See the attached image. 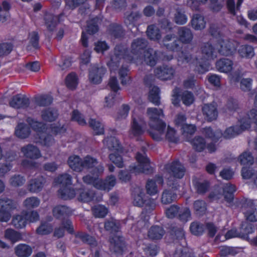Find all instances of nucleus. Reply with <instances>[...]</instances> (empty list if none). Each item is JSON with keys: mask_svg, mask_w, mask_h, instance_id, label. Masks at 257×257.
Returning a JSON list of instances; mask_svg holds the SVG:
<instances>
[{"mask_svg": "<svg viewBox=\"0 0 257 257\" xmlns=\"http://www.w3.org/2000/svg\"><path fill=\"white\" fill-rule=\"evenodd\" d=\"M238 43L236 41L230 42L224 40L222 37L217 40L215 48L210 43H204L201 47V56L191 60L190 55L181 52L178 57L179 65L185 63H193L196 65V71L204 73L209 70V61L214 60L217 57L218 53L223 55H231L236 50Z\"/></svg>", "mask_w": 257, "mask_h": 257, "instance_id": "nucleus-1", "label": "nucleus"}, {"mask_svg": "<svg viewBox=\"0 0 257 257\" xmlns=\"http://www.w3.org/2000/svg\"><path fill=\"white\" fill-rule=\"evenodd\" d=\"M147 41L144 39H135L132 44L131 54L128 55L126 54V50L123 46H116L114 49L118 47L119 49L121 50V52L124 55L123 58H122L121 60V62L122 63L125 61L139 64L142 62V60L143 58L147 64L151 66H154L158 60V54L152 49L144 50V48L147 46Z\"/></svg>", "mask_w": 257, "mask_h": 257, "instance_id": "nucleus-2", "label": "nucleus"}, {"mask_svg": "<svg viewBox=\"0 0 257 257\" xmlns=\"http://www.w3.org/2000/svg\"><path fill=\"white\" fill-rule=\"evenodd\" d=\"M254 125L257 131V110L252 109L238 120V124L227 128L223 134L219 130L215 132L210 127L204 129V133L206 136L215 141L219 139L222 135L226 139H230L239 135L243 131L249 128Z\"/></svg>", "mask_w": 257, "mask_h": 257, "instance_id": "nucleus-3", "label": "nucleus"}, {"mask_svg": "<svg viewBox=\"0 0 257 257\" xmlns=\"http://www.w3.org/2000/svg\"><path fill=\"white\" fill-rule=\"evenodd\" d=\"M121 51V50L119 49V47H116L111 53L107 60V65L110 69L111 75L109 82V85L114 92L118 91L119 89V87L116 77L113 76V74H115L116 71L118 70L120 63H122V66L119 69L118 74L120 78L121 79V83L125 84L129 80V78L127 76L128 69L126 67L123 66V63L121 62V58L124 57L123 53Z\"/></svg>", "mask_w": 257, "mask_h": 257, "instance_id": "nucleus-4", "label": "nucleus"}, {"mask_svg": "<svg viewBox=\"0 0 257 257\" xmlns=\"http://www.w3.org/2000/svg\"><path fill=\"white\" fill-rule=\"evenodd\" d=\"M28 122L33 130L37 133L38 138H36L35 142L40 143L43 146L50 147L55 144V140L47 133L51 132L55 135L62 134L66 131L63 126H54L48 128L46 125L41 122L29 118Z\"/></svg>", "mask_w": 257, "mask_h": 257, "instance_id": "nucleus-5", "label": "nucleus"}, {"mask_svg": "<svg viewBox=\"0 0 257 257\" xmlns=\"http://www.w3.org/2000/svg\"><path fill=\"white\" fill-rule=\"evenodd\" d=\"M147 116L148 119V124L152 130L151 135L152 138L160 141L164 136V130L166 123L161 119L164 116L163 110L161 108L149 107L147 109Z\"/></svg>", "mask_w": 257, "mask_h": 257, "instance_id": "nucleus-6", "label": "nucleus"}, {"mask_svg": "<svg viewBox=\"0 0 257 257\" xmlns=\"http://www.w3.org/2000/svg\"><path fill=\"white\" fill-rule=\"evenodd\" d=\"M103 166L99 164L93 170V176L88 174L83 177V182L87 184H92L97 189L109 191L116 184V178L113 175L108 176L105 180L98 178V176L103 173Z\"/></svg>", "mask_w": 257, "mask_h": 257, "instance_id": "nucleus-7", "label": "nucleus"}, {"mask_svg": "<svg viewBox=\"0 0 257 257\" xmlns=\"http://www.w3.org/2000/svg\"><path fill=\"white\" fill-rule=\"evenodd\" d=\"M185 172L184 166L179 161H175L165 166L163 175L168 180V185L171 186L175 184V179H181L183 177Z\"/></svg>", "mask_w": 257, "mask_h": 257, "instance_id": "nucleus-8", "label": "nucleus"}, {"mask_svg": "<svg viewBox=\"0 0 257 257\" xmlns=\"http://www.w3.org/2000/svg\"><path fill=\"white\" fill-rule=\"evenodd\" d=\"M103 144L110 151L112 152L109 156L110 161L118 167H122L123 162L121 155L122 150L118 140L115 137H111L105 139Z\"/></svg>", "mask_w": 257, "mask_h": 257, "instance_id": "nucleus-9", "label": "nucleus"}, {"mask_svg": "<svg viewBox=\"0 0 257 257\" xmlns=\"http://www.w3.org/2000/svg\"><path fill=\"white\" fill-rule=\"evenodd\" d=\"M54 183L56 185L60 184L62 188L59 191V194L61 198L64 200L70 199L76 195L75 191L68 187V185L72 184V177L68 174H63L55 179Z\"/></svg>", "mask_w": 257, "mask_h": 257, "instance_id": "nucleus-10", "label": "nucleus"}, {"mask_svg": "<svg viewBox=\"0 0 257 257\" xmlns=\"http://www.w3.org/2000/svg\"><path fill=\"white\" fill-rule=\"evenodd\" d=\"M132 122L129 130L128 135L131 139H137L144 132L143 126L145 122L143 116L138 113L137 109L133 111Z\"/></svg>", "mask_w": 257, "mask_h": 257, "instance_id": "nucleus-11", "label": "nucleus"}, {"mask_svg": "<svg viewBox=\"0 0 257 257\" xmlns=\"http://www.w3.org/2000/svg\"><path fill=\"white\" fill-rule=\"evenodd\" d=\"M133 203L136 206H144L146 212L154 210L156 206L155 200L146 196L140 188H137L135 191Z\"/></svg>", "mask_w": 257, "mask_h": 257, "instance_id": "nucleus-12", "label": "nucleus"}, {"mask_svg": "<svg viewBox=\"0 0 257 257\" xmlns=\"http://www.w3.org/2000/svg\"><path fill=\"white\" fill-rule=\"evenodd\" d=\"M136 158L138 164L130 167L132 173L137 174L141 173H149L152 171L153 169L150 166L149 160L144 154L138 153Z\"/></svg>", "mask_w": 257, "mask_h": 257, "instance_id": "nucleus-13", "label": "nucleus"}, {"mask_svg": "<svg viewBox=\"0 0 257 257\" xmlns=\"http://www.w3.org/2000/svg\"><path fill=\"white\" fill-rule=\"evenodd\" d=\"M14 207L11 200L7 198L0 199V221H8L11 216V212Z\"/></svg>", "mask_w": 257, "mask_h": 257, "instance_id": "nucleus-14", "label": "nucleus"}, {"mask_svg": "<svg viewBox=\"0 0 257 257\" xmlns=\"http://www.w3.org/2000/svg\"><path fill=\"white\" fill-rule=\"evenodd\" d=\"M163 183V177L160 175L156 176L153 179L148 180L146 185L147 194L150 196H155L158 194L159 192L158 185H162Z\"/></svg>", "mask_w": 257, "mask_h": 257, "instance_id": "nucleus-15", "label": "nucleus"}, {"mask_svg": "<svg viewBox=\"0 0 257 257\" xmlns=\"http://www.w3.org/2000/svg\"><path fill=\"white\" fill-rule=\"evenodd\" d=\"M175 70L171 66L163 65L158 67L155 71L156 76L162 80L172 79L175 74Z\"/></svg>", "mask_w": 257, "mask_h": 257, "instance_id": "nucleus-16", "label": "nucleus"}, {"mask_svg": "<svg viewBox=\"0 0 257 257\" xmlns=\"http://www.w3.org/2000/svg\"><path fill=\"white\" fill-rule=\"evenodd\" d=\"M242 211L247 220L251 222L257 221V210L252 201H247L242 207Z\"/></svg>", "mask_w": 257, "mask_h": 257, "instance_id": "nucleus-17", "label": "nucleus"}, {"mask_svg": "<svg viewBox=\"0 0 257 257\" xmlns=\"http://www.w3.org/2000/svg\"><path fill=\"white\" fill-rule=\"evenodd\" d=\"M202 112L206 119L212 121L217 118L218 110L215 103L205 104L202 106Z\"/></svg>", "mask_w": 257, "mask_h": 257, "instance_id": "nucleus-18", "label": "nucleus"}, {"mask_svg": "<svg viewBox=\"0 0 257 257\" xmlns=\"http://www.w3.org/2000/svg\"><path fill=\"white\" fill-rule=\"evenodd\" d=\"M105 72V69L103 67H98L97 66H93L89 72V81L94 84L100 83L102 81V76Z\"/></svg>", "mask_w": 257, "mask_h": 257, "instance_id": "nucleus-19", "label": "nucleus"}, {"mask_svg": "<svg viewBox=\"0 0 257 257\" xmlns=\"http://www.w3.org/2000/svg\"><path fill=\"white\" fill-rule=\"evenodd\" d=\"M22 152L27 158L37 159L41 157L40 150L36 146L29 145L24 147L21 149Z\"/></svg>", "mask_w": 257, "mask_h": 257, "instance_id": "nucleus-20", "label": "nucleus"}, {"mask_svg": "<svg viewBox=\"0 0 257 257\" xmlns=\"http://www.w3.org/2000/svg\"><path fill=\"white\" fill-rule=\"evenodd\" d=\"M29 104V99L20 94L14 96L10 102V106L15 108H25L27 107Z\"/></svg>", "mask_w": 257, "mask_h": 257, "instance_id": "nucleus-21", "label": "nucleus"}, {"mask_svg": "<svg viewBox=\"0 0 257 257\" xmlns=\"http://www.w3.org/2000/svg\"><path fill=\"white\" fill-rule=\"evenodd\" d=\"M69 167L76 172H81L83 170L82 159L77 155L70 156L67 160Z\"/></svg>", "mask_w": 257, "mask_h": 257, "instance_id": "nucleus-22", "label": "nucleus"}, {"mask_svg": "<svg viewBox=\"0 0 257 257\" xmlns=\"http://www.w3.org/2000/svg\"><path fill=\"white\" fill-rule=\"evenodd\" d=\"M32 251V248L27 244L21 243L15 248V253L18 257H29Z\"/></svg>", "mask_w": 257, "mask_h": 257, "instance_id": "nucleus-23", "label": "nucleus"}, {"mask_svg": "<svg viewBox=\"0 0 257 257\" xmlns=\"http://www.w3.org/2000/svg\"><path fill=\"white\" fill-rule=\"evenodd\" d=\"M45 182V179L43 177L33 179L30 181L28 188L30 192L37 193L42 189Z\"/></svg>", "mask_w": 257, "mask_h": 257, "instance_id": "nucleus-24", "label": "nucleus"}, {"mask_svg": "<svg viewBox=\"0 0 257 257\" xmlns=\"http://www.w3.org/2000/svg\"><path fill=\"white\" fill-rule=\"evenodd\" d=\"M232 62L228 59H221L216 63V68L221 72L227 73L232 69Z\"/></svg>", "mask_w": 257, "mask_h": 257, "instance_id": "nucleus-25", "label": "nucleus"}, {"mask_svg": "<svg viewBox=\"0 0 257 257\" xmlns=\"http://www.w3.org/2000/svg\"><path fill=\"white\" fill-rule=\"evenodd\" d=\"M177 38L172 35H167L163 40V45L167 49L173 51H177L178 49V44L176 43Z\"/></svg>", "mask_w": 257, "mask_h": 257, "instance_id": "nucleus-26", "label": "nucleus"}, {"mask_svg": "<svg viewBox=\"0 0 257 257\" xmlns=\"http://www.w3.org/2000/svg\"><path fill=\"white\" fill-rule=\"evenodd\" d=\"M58 116L57 110L51 108H49L43 110L41 112V118L47 122H51L56 119Z\"/></svg>", "mask_w": 257, "mask_h": 257, "instance_id": "nucleus-27", "label": "nucleus"}, {"mask_svg": "<svg viewBox=\"0 0 257 257\" xmlns=\"http://www.w3.org/2000/svg\"><path fill=\"white\" fill-rule=\"evenodd\" d=\"M166 126L163 131L164 136L160 140L165 137L169 142L173 143L177 142L179 140V138L174 128L171 127L170 125H168L167 128H166Z\"/></svg>", "mask_w": 257, "mask_h": 257, "instance_id": "nucleus-28", "label": "nucleus"}, {"mask_svg": "<svg viewBox=\"0 0 257 257\" xmlns=\"http://www.w3.org/2000/svg\"><path fill=\"white\" fill-rule=\"evenodd\" d=\"M241 176L244 179H252L257 186V170L243 167L241 170Z\"/></svg>", "mask_w": 257, "mask_h": 257, "instance_id": "nucleus-29", "label": "nucleus"}, {"mask_svg": "<svg viewBox=\"0 0 257 257\" xmlns=\"http://www.w3.org/2000/svg\"><path fill=\"white\" fill-rule=\"evenodd\" d=\"M178 35L180 40L184 43H189L193 38V35L190 30L185 27H181L179 29Z\"/></svg>", "mask_w": 257, "mask_h": 257, "instance_id": "nucleus-30", "label": "nucleus"}, {"mask_svg": "<svg viewBox=\"0 0 257 257\" xmlns=\"http://www.w3.org/2000/svg\"><path fill=\"white\" fill-rule=\"evenodd\" d=\"M64 228L69 233H72L74 231L71 222L70 220H67L65 223H63L62 227H59L55 229L54 236L57 237H62L64 234Z\"/></svg>", "mask_w": 257, "mask_h": 257, "instance_id": "nucleus-31", "label": "nucleus"}, {"mask_svg": "<svg viewBox=\"0 0 257 257\" xmlns=\"http://www.w3.org/2000/svg\"><path fill=\"white\" fill-rule=\"evenodd\" d=\"M177 196L172 190L165 189L161 195V202L164 204L171 203L176 199Z\"/></svg>", "mask_w": 257, "mask_h": 257, "instance_id": "nucleus-32", "label": "nucleus"}, {"mask_svg": "<svg viewBox=\"0 0 257 257\" xmlns=\"http://www.w3.org/2000/svg\"><path fill=\"white\" fill-rule=\"evenodd\" d=\"M110 242L111 250L118 253L122 252L124 243L121 238L119 236H115L111 239Z\"/></svg>", "mask_w": 257, "mask_h": 257, "instance_id": "nucleus-33", "label": "nucleus"}, {"mask_svg": "<svg viewBox=\"0 0 257 257\" xmlns=\"http://www.w3.org/2000/svg\"><path fill=\"white\" fill-rule=\"evenodd\" d=\"M15 134L19 138H26L30 134V128L26 124L19 123L16 128Z\"/></svg>", "mask_w": 257, "mask_h": 257, "instance_id": "nucleus-34", "label": "nucleus"}, {"mask_svg": "<svg viewBox=\"0 0 257 257\" xmlns=\"http://www.w3.org/2000/svg\"><path fill=\"white\" fill-rule=\"evenodd\" d=\"M204 18L200 15H194L191 21L192 27L196 30L203 29L205 27Z\"/></svg>", "mask_w": 257, "mask_h": 257, "instance_id": "nucleus-35", "label": "nucleus"}, {"mask_svg": "<svg viewBox=\"0 0 257 257\" xmlns=\"http://www.w3.org/2000/svg\"><path fill=\"white\" fill-rule=\"evenodd\" d=\"M54 216L57 218H61L71 213L69 208L65 206H57L53 210Z\"/></svg>", "mask_w": 257, "mask_h": 257, "instance_id": "nucleus-36", "label": "nucleus"}, {"mask_svg": "<svg viewBox=\"0 0 257 257\" xmlns=\"http://www.w3.org/2000/svg\"><path fill=\"white\" fill-rule=\"evenodd\" d=\"M236 191L234 185L226 184L223 187V195L225 200L228 202H231L233 198V193Z\"/></svg>", "mask_w": 257, "mask_h": 257, "instance_id": "nucleus-37", "label": "nucleus"}, {"mask_svg": "<svg viewBox=\"0 0 257 257\" xmlns=\"http://www.w3.org/2000/svg\"><path fill=\"white\" fill-rule=\"evenodd\" d=\"M164 230L160 226H154L151 228L148 232L149 237L153 239H158L162 237Z\"/></svg>", "mask_w": 257, "mask_h": 257, "instance_id": "nucleus-38", "label": "nucleus"}, {"mask_svg": "<svg viewBox=\"0 0 257 257\" xmlns=\"http://www.w3.org/2000/svg\"><path fill=\"white\" fill-rule=\"evenodd\" d=\"M5 235V237L12 243L16 242L22 239V235L20 232L12 229L6 230Z\"/></svg>", "mask_w": 257, "mask_h": 257, "instance_id": "nucleus-39", "label": "nucleus"}, {"mask_svg": "<svg viewBox=\"0 0 257 257\" xmlns=\"http://www.w3.org/2000/svg\"><path fill=\"white\" fill-rule=\"evenodd\" d=\"M22 215H17L15 216L12 219V224L16 228H22L24 227L27 224V219L26 216L24 215L25 213H22Z\"/></svg>", "mask_w": 257, "mask_h": 257, "instance_id": "nucleus-40", "label": "nucleus"}, {"mask_svg": "<svg viewBox=\"0 0 257 257\" xmlns=\"http://www.w3.org/2000/svg\"><path fill=\"white\" fill-rule=\"evenodd\" d=\"M97 164V161L96 159L89 155L85 157L82 160L83 169L84 168H93L91 172V176H93V170L96 167H95V166Z\"/></svg>", "mask_w": 257, "mask_h": 257, "instance_id": "nucleus-41", "label": "nucleus"}, {"mask_svg": "<svg viewBox=\"0 0 257 257\" xmlns=\"http://www.w3.org/2000/svg\"><path fill=\"white\" fill-rule=\"evenodd\" d=\"M194 150L198 152L202 151L205 148V142L201 137H195L189 141Z\"/></svg>", "mask_w": 257, "mask_h": 257, "instance_id": "nucleus-42", "label": "nucleus"}, {"mask_svg": "<svg viewBox=\"0 0 257 257\" xmlns=\"http://www.w3.org/2000/svg\"><path fill=\"white\" fill-rule=\"evenodd\" d=\"M89 124L96 135H101L103 134L104 126L99 121L95 119L90 118L89 121Z\"/></svg>", "mask_w": 257, "mask_h": 257, "instance_id": "nucleus-43", "label": "nucleus"}, {"mask_svg": "<svg viewBox=\"0 0 257 257\" xmlns=\"http://www.w3.org/2000/svg\"><path fill=\"white\" fill-rule=\"evenodd\" d=\"M65 84L70 89H74L78 85V79L75 73H70L65 79Z\"/></svg>", "mask_w": 257, "mask_h": 257, "instance_id": "nucleus-44", "label": "nucleus"}, {"mask_svg": "<svg viewBox=\"0 0 257 257\" xmlns=\"http://www.w3.org/2000/svg\"><path fill=\"white\" fill-rule=\"evenodd\" d=\"M239 161L242 165H250L253 163V157L248 151H245L239 157Z\"/></svg>", "mask_w": 257, "mask_h": 257, "instance_id": "nucleus-45", "label": "nucleus"}, {"mask_svg": "<svg viewBox=\"0 0 257 257\" xmlns=\"http://www.w3.org/2000/svg\"><path fill=\"white\" fill-rule=\"evenodd\" d=\"M238 52L241 57L250 58L254 56V53L253 48L249 46H241L238 50Z\"/></svg>", "mask_w": 257, "mask_h": 257, "instance_id": "nucleus-46", "label": "nucleus"}, {"mask_svg": "<svg viewBox=\"0 0 257 257\" xmlns=\"http://www.w3.org/2000/svg\"><path fill=\"white\" fill-rule=\"evenodd\" d=\"M147 33L148 37L153 40H158L161 37L158 28L154 25L149 26L148 28Z\"/></svg>", "mask_w": 257, "mask_h": 257, "instance_id": "nucleus-47", "label": "nucleus"}, {"mask_svg": "<svg viewBox=\"0 0 257 257\" xmlns=\"http://www.w3.org/2000/svg\"><path fill=\"white\" fill-rule=\"evenodd\" d=\"M94 215L98 218H102L108 213L107 208L103 205H97L92 208Z\"/></svg>", "mask_w": 257, "mask_h": 257, "instance_id": "nucleus-48", "label": "nucleus"}, {"mask_svg": "<svg viewBox=\"0 0 257 257\" xmlns=\"http://www.w3.org/2000/svg\"><path fill=\"white\" fill-rule=\"evenodd\" d=\"M78 199L84 202H88L94 198L93 193L87 190L80 189L79 190Z\"/></svg>", "mask_w": 257, "mask_h": 257, "instance_id": "nucleus-49", "label": "nucleus"}, {"mask_svg": "<svg viewBox=\"0 0 257 257\" xmlns=\"http://www.w3.org/2000/svg\"><path fill=\"white\" fill-rule=\"evenodd\" d=\"M149 100L154 104L158 105L160 103L159 89L157 86L152 87L149 95Z\"/></svg>", "mask_w": 257, "mask_h": 257, "instance_id": "nucleus-50", "label": "nucleus"}, {"mask_svg": "<svg viewBox=\"0 0 257 257\" xmlns=\"http://www.w3.org/2000/svg\"><path fill=\"white\" fill-rule=\"evenodd\" d=\"M149 100L154 104L158 105L160 103L159 89L157 86L152 87L149 95Z\"/></svg>", "mask_w": 257, "mask_h": 257, "instance_id": "nucleus-51", "label": "nucleus"}, {"mask_svg": "<svg viewBox=\"0 0 257 257\" xmlns=\"http://www.w3.org/2000/svg\"><path fill=\"white\" fill-rule=\"evenodd\" d=\"M179 219L183 222H186L191 219V212L188 208H179V211L178 215Z\"/></svg>", "mask_w": 257, "mask_h": 257, "instance_id": "nucleus-52", "label": "nucleus"}, {"mask_svg": "<svg viewBox=\"0 0 257 257\" xmlns=\"http://www.w3.org/2000/svg\"><path fill=\"white\" fill-rule=\"evenodd\" d=\"M40 203V200L37 197H31L27 198L24 201V205L28 209L37 207Z\"/></svg>", "mask_w": 257, "mask_h": 257, "instance_id": "nucleus-53", "label": "nucleus"}, {"mask_svg": "<svg viewBox=\"0 0 257 257\" xmlns=\"http://www.w3.org/2000/svg\"><path fill=\"white\" fill-rule=\"evenodd\" d=\"M183 135L186 138L187 141H190L189 135H192L196 131V126L193 124L185 123L182 127Z\"/></svg>", "mask_w": 257, "mask_h": 257, "instance_id": "nucleus-54", "label": "nucleus"}, {"mask_svg": "<svg viewBox=\"0 0 257 257\" xmlns=\"http://www.w3.org/2000/svg\"><path fill=\"white\" fill-rule=\"evenodd\" d=\"M193 208L197 214L201 215L205 212L206 204L203 200H196L194 202Z\"/></svg>", "mask_w": 257, "mask_h": 257, "instance_id": "nucleus-55", "label": "nucleus"}, {"mask_svg": "<svg viewBox=\"0 0 257 257\" xmlns=\"http://www.w3.org/2000/svg\"><path fill=\"white\" fill-rule=\"evenodd\" d=\"M243 1V0H238L236 7H235L234 0H227V7L229 13L233 15H235L236 12L239 9Z\"/></svg>", "mask_w": 257, "mask_h": 257, "instance_id": "nucleus-56", "label": "nucleus"}, {"mask_svg": "<svg viewBox=\"0 0 257 257\" xmlns=\"http://www.w3.org/2000/svg\"><path fill=\"white\" fill-rule=\"evenodd\" d=\"M52 226L48 223H42L37 228L36 231L38 234L46 235L51 233L52 231Z\"/></svg>", "mask_w": 257, "mask_h": 257, "instance_id": "nucleus-57", "label": "nucleus"}, {"mask_svg": "<svg viewBox=\"0 0 257 257\" xmlns=\"http://www.w3.org/2000/svg\"><path fill=\"white\" fill-rule=\"evenodd\" d=\"M194 185L198 193H204L208 188V183L207 181L198 182L194 181Z\"/></svg>", "mask_w": 257, "mask_h": 257, "instance_id": "nucleus-58", "label": "nucleus"}, {"mask_svg": "<svg viewBox=\"0 0 257 257\" xmlns=\"http://www.w3.org/2000/svg\"><path fill=\"white\" fill-rule=\"evenodd\" d=\"M181 99L185 105H190L194 100L193 94L188 91H185L181 95Z\"/></svg>", "mask_w": 257, "mask_h": 257, "instance_id": "nucleus-59", "label": "nucleus"}, {"mask_svg": "<svg viewBox=\"0 0 257 257\" xmlns=\"http://www.w3.org/2000/svg\"><path fill=\"white\" fill-rule=\"evenodd\" d=\"M46 25L47 27L52 30V29L56 26L58 18L51 14H47L46 15L45 18Z\"/></svg>", "mask_w": 257, "mask_h": 257, "instance_id": "nucleus-60", "label": "nucleus"}, {"mask_svg": "<svg viewBox=\"0 0 257 257\" xmlns=\"http://www.w3.org/2000/svg\"><path fill=\"white\" fill-rule=\"evenodd\" d=\"M105 229L111 232L118 231L119 225L116 220L111 219L105 222L104 225Z\"/></svg>", "mask_w": 257, "mask_h": 257, "instance_id": "nucleus-61", "label": "nucleus"}, {"mask_svg": "<svg viewBox=\"0 0 257 257\" xmlns=\"http://www.w3.org/2000/svg\"><path fill=\"white\" fill-rule=\"evenodd\" d=\"M190 229L192 233L195 235H200L203 232V225L197 222H194L191 224Z\"/></svg>", "mask_w": 257, "mask_h": 257, "instance_id": "nucleus-62", "label": "nucleus"}, {"mask_svg": "<svg viewBox=\"0 0 257 257\" xmlns=\"http://www.w3.org/2000/svg\"><path fill=\"white\" fill-rule=\"evenodd\" d=\"M72 120L77 122L81 125H85L86 124V121L84 118L82 114L77 110H74L71 115Z\"/></svg>", "mask_w": 257, "mask_h": 257, "instance_id": "nucleus-63", "label": "nucleus"}, {"mask_svg": "<svg viewBox=\"0 0 257 257\" xmlns=\"http://www.w3.org/2000/svg\"><path fill=\"white\" fill-rule=\"evenodd\" d=\"M179 211V207L175 205H172L167 208L165 213L167 217L173 218L178 215Z\"/></svg>", "mask_w": 257, "mask_h": 257, "instance_id": "nucleus-64", "label": "nucleus"}]
</instances>
